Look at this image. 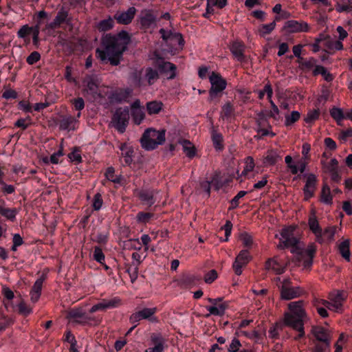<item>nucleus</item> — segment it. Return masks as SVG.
<instances>
[{"label":"nucleus","mask_w":352,"mask_h":352,"mask_svg":"<svg viewBox=\"0 0 352 352\" xmlns=\"http://www.w3.org/2000/svg\"><path fill=\"white\" fill-rule=\"evenodd\" d=\"M129 42V36L126 32L116 36H107L102 41L104 49H97V56L102 61L109 60L111 65H118Z\"/></svg>","instance_id":"nucleus-1"},{"label":"nucleus","mask_w":352,"mask_h":352,"mask_svg":"<svg viewBox=\"0 0 352 352\" xmlns=\"http://www.w3.org/2000/svg\"><path fill=\"white\" fill-rule=\"evenodd\" d=\"M288 309L289 311L284 314V324L299 332L298 338H302L305 335L303 324L306 318L304 302L302 300L292 302L288 304Z\"/></svg>","instance_id":"nucleus-2"},{"label":"nucleus","mask_w":352,"mask_h":352,"mask_svg":"<svg viewBox=\"0 0 352 352\" xmlns=\"http://www.w3.org/2000/svg\"><path fill=\"white\" fill-rule=\"evenodd\" d=\"M275 280L279 282L278 287L280 289L282 300H289L300 296L303 293V290L300 287L292 286L289 278L281 279V278L277 277Z\"/></svg>","instance_id":"nucleus-3"},{"label":"nucleus","mask_w":352,"mask_h":352,"mask_svg":"<svg viewBox=\"0 0 352 352\" xmlns=\"http://www.w3.org/2000/svg\"><path fill=\"white\" fill-rule=\"evenodd\" d=\"M164 141V131H156L152 129L146 130L141 138L142 146L146 150L154 149L157 145L163 144Z\"/></svg>","instance_id":"nucleus-4"},{"label":"nucleus","mask_w":352,"mask_h":352,"mask_svg":"<svg viewBox=\"0 0 352 352\" xmlns=\"http://www.w3.org/2000/svg\"><path fill=\"white\" fill-rule=\"evenodd\" d=\"M209 80L211 85L209 100H212L226 88L227 82L219 74L214 72L210 74Z\"/></svg>","instance_id":"nucleus-5"},{"label":"nucleus","mask_w":352,"mask_h":352,"mask_svg":"<svg viewBox=\"0 0 352 352\" xmlns=\"http://www.w3.org/2000/svg\"><path fill=\"white\" fill-rule=\"evenodd\" d=\"M156 311V307L142 308L131 315L129 318L130 322L132 324H135V326L142 320H148L153 323L157 322V319L155 316Z\"/></svg>","instance_id":"nucleus-6"},{"label":"nucleus","mask_w":352,"mask_h":352,"mask_svg":"<svg viewBox=\"0 0 352 352\" xmlns=\"http://www.w3.org/2000/svg\"><path fill=\"white\" fill-rule=\"evenodd\" d=\"M294 230L295 227L290 226L281 230L280 236L276 235V237H278L280 241V244L278 245V248L295 246L298 243V239L294 236Z\"/></svg>","instance_id":"nucleus-7"},{"label":"nucleus","mask_w":352,"mask_h":352,"mask_svg":"<svg viewBox=\"0 0 352 352\" xmlns=\"http://www.w3.org/2000/svg\"><path fill=\"white\" fill-rule=\"evenodd\" d=\"M129 119L128 109H118L112 119L113 126L120 132L124 133Z\"/></svg>","instance_id":"nucleus-8"},{"label":"nucleus","mask_w":352,"mask_h":352,"mask_svg":"<svg viewBox=\"0 0 352 352\" xmlns=\"http://www.w3.org/2000/svg\"><path fill=\"white\" fill-rule=\"evenodd\" d=\"M346 298V295L342 292H336L329 295V300H322V304L329 310L338 311L342 307V303Z\"/></svg>","instance_id":"nucleus-9"},{"label":"nucleus","mask_w":352,"mask_h":352,"mask_svg":"<svg viewBox=\"0 0 352 352\" xmlns=\"http://www.w3.org/2000/svg\"><path fill=\"white\" fill-rule=\"evenodd\" d=\"M209 302L211 303L210 306L206 307V309L209 314L206 316L210 315L221 316L225 314V311L228 307V304L222 300V298H208Z\"/></svg>","instance_id":"nucleus-10"},{"label":"nucleus","mask_w":352,"mask_h":352,"mask_svg":"<svg viewBox=\"0 0 352 352\" xmlns=\"http://www.w3.org/2000/svg\"><path fill=\"white\" fill-rule=\"evenodd\" d=\"M155 66L158 70L166 75L168 79L174 78L176 76V67L170 62H165L162 58H157L155 62Z\"/></svg>","instance_id":"nucleus-11"},{"label":"nucleus","mask_w":352,"mask_h":352,"mask_svg":"<svg viewBox=\"0 0 352 352\" xmlns=\"http://www.w3.org/2000/svg\"><path fill=\"white\" fill-rule=\"evenodd\" d=\"M251 260V256L248 250H241L235 258L232 267L236 275L242 274V267L245 266Z\"/></svg>","instance_id":"nucleus-12"},{"label":"nucleus","mask_w":352,"mask_h":352,"mask_svg":"<svg viewBox=\"0 0 352 352\" xmlns=\"http://www.w3.org/2000/svg\"><path fill=\"white\" fill-rule=\"evenodd\" d=\"M284 29L291 33L306 32L309 31V26L305 21L291 20L285 23Z\"/></svg>","instance_id":"nucleus-13"},{"label":"nucleus","mask_w":352,"mask_h":352,"mask_svg":"<svg viewBox=\"0 0 352 352\" xmlns=\"http://www.w3.org/2000/svg\"><path fill=\"white\" fill-rule=\"evenodd\" d=\"M265 268L266 270L272 272L275 274H282L285 272L286 265L280 262L278 256H274L266 261Z\"/></svg>","instance_id":"nucleus-14"},{"label":"nucleus","mask_w":352,"mask_h":352,"mask_svg":"<svg viewBox=\"0 0 352 352\" xmlns=\"http://www.w3.org/2000/svg\"><path fill=\"white\" fill-rule=\"evenodd\" d=\"M131 114L136 124H140L144 119V107L140 105L139 100H136L131 104Z\"/></svg>","instance_id":"nucleus-15"},{"label":"nucleus","mask_w":352,"mask_h":352,"mask_svg":"<svg viewBox=\"0 0 352 352\" xmlns=\"http://www.w3.org/2000/svg\"><path fill=\"white\" fill-rule=\"evenodd\" d=\"M316 183L317 178L314 174L309 173L307 175V180L303 189L305 199H309L314 195Z\"/></svg>","instance_id":"nucleus-16"},{"label":"nucleus","mask_w":352,"mask_h":352,"mask_svg":"<svg viewBox=\"0 0 352 352\" xmlns=\"http://www.w3.org/2000/svg\"><path fill=\"white\" fill-rule=\"evenodd\" d=\"M120 304V300L114 298L111 300H103L101 302L94 305L90 309V312L94 313L97 311L105 310L118 307Z\"/></svg>","instance_id":"nucleus-17"},{"label":"nucleus","mask_w":352,"mask_h":352,"mask_svg":"<svg viewBox=\"0 0 352 352\" xmlns=\"http://www.w3.org/2000/svg\"><path fill=\"white\" fill-rule=\"evenodd\" d=\"M80 112H78L76 118H73L71 116L63 117L60 121V128L67 131L75 130L78 127V118L80 117Z\"/></svg>","instance_id":"nucleus-18"},{"label":"nucleus","mask_w":352,"mask_h":352,"mask_svg":"<svg viewBox=\"0 0 352 352\" xmlns=\"http://www.w3.org/2000/svg\"><path fill=\"white\" fill-rule=\"evenodd\" d=\"M136 10L134 7L129 8L126 11L117 12L115 19L119 23L129 24L133 19Z\"/></svg>","instance_id":"nucleus-19"},{"label":"nucleus","mask_w":352,"mask_h":352,"mask_svg":"<svg viewBox=\"0 0 352 352\" xmlns=\"http://www.w3.org/2000/svg\"><path fill=\"white\" fill-rule=\"evenodd\" d=\"M312 333L318 340L324 342L327 348L329 346L331 337L329 332L324 328L314 327L312 328Z\"/></svg>","instance_id":"nucleus-20"},{"label":"nucleus","mask_w":352,"mask_h":352,"mask_svg":"<svg viewBox=\"0 0 352 352\" xmlns=\"http://www.w3.org/2000/svg\"><path fill=\"white\" fill-rule=\"evenodd\" d=\"M44 280H45V278L43 276H42L39 278H38L35 281V283L32 288V290L30 291V299L33 303L36 302L41 296V289H42L43 283L44 282Z\"/></svg>","instance_id":"nucleus-21"},{"label":"nucleus","mask_w":352,"mask_h":352,"mask_svg":"<svg viewBox=\"0 0 352 352\" xmlns=\"http://www.w3.org/2000/svg\"><path fill=\"white\" fill-rule=\"evenodd\" d=\"M309 227L311 232L315 234L316 240H322V230L319 226L315 213L313 212L309 219Z\"/></svg>","instance_id":"nucleus-22"},{"label":"nucleus","mask_w":352,"mask_h":352,"mask_svg":"<svg viewBox=\"0 0 352 352\" xmlns=\"http://www.w3.org/2000/svg\"><path fill=\"white\" fill-rule=\"evenodd\" d=\"M280 159L281 157L278 155L276 151L271 150L266 153L263 162L265 166H271L275 164L277 162L280 160Z\"/></svg>","instance_id":"nucleus-23"},{"label":"nucleus","mask_w":352,"mask_h":352,"mask_svg":"<svg viewBox=\"0 0 352 352\" xmlns=\"http://www.w3.org/2000/svg\"><path fill=\"white\" fill-rule=\"evenodd\" d=\"M67 318L72 323H83L86 320L85 315L78 310H72L67 314Z\"/></svg>","instance_id":"nucleus-24"},{"label":"nucleus","mask_w":352,"mask_h":352,"mask_svg":"<svg viewBox=\"0 0 352 352\" xmlns=\"http://www.w3.org/2000/svg\"><path fill=\"white\" fill-rule=\"evenodd\" d=\"M244 45L239 41L233 42L230 46V50L234 56L238 60H242L243 58Z\"/></svg>","instance_id":"nucleus-25"},{"label":"nucleus","mask_w":352,"mask_h":352,"mask_svg":"<svg viewBox=\"0 0 352 352\" xmlns=\"http://www.w3.org/2000/svg\"><path fill=\"white\" fill-rule=\"evenodd\" d=\"M338 250L346 261H350V241L349 239L344 240L338 245Z\"/></svg>","instance_id":"nucleus-26"},{"label":"nucleus","mask_w":352,"mask_h":352,"mask_svg":"<svg viewBox=\"0 0 352 352\" xmlns=\"http://www.w3.org/2000/svg\"><path fill=\"white\" fill-rule=\"evenodd\" d=\"M144 78L148 84L151 85L159 78L158 71L151 67H146L144 71Z\"/></svg>","instance_id":"nucleus-27"},{"label":"nucleus","mask_w":352,"mask_h":352,"mask_svg":"<svg viewBox=\"0 0 352 352\" xmlns=\"http://www.w3.org/2000/svg\"><path fill=\"white\" fill-rule=\"evenodd\" d=\"M336 233V226H329L324 231H322V240H317L319 243L331 242L333 240Z\"/></svg>","instance_id":"nucleus-28"},{"label":"nucleus","mask_w":352,"mask_h":352,"mask_svg":"<svg viewBox=\"0 0 352 352\" xmlns=\"http://www.w3.org/2000/svg\"><path fill=\"white\" fill-rule=\"evenodd\" d=\"M179 144L182 145L183 151L187 157L192 158L195 155V147L190 141L186 140H181Z\"/></svg>","instance_id":"nucleus-29"},{"label":"nucleus","mask_w":352,"mask_h":352,"mask_svg":"<svg viewBox=\"0 0 352 352\" xmlns=\"http://www.w3.org/2000/svg\"><path fill=\"white\" fill-rule=\"evenodd\" d=\"M67 15V12L64 9H61L58 12L54 21L48 25V28L53 29L59 26L62 23H63L66 20Z\"/></svg>","instance_id":"nucleus-30"},{"label":"nucleus","mask_w":352,"mask_h":352,"mask_svg":"<svg viewBox=\"0 0 352 352\" xmlns=\"http://www.w3.org/2000/svg\"><path fill=\"white\" fill-rule=\"evenodd\" d=\"M155 21V16L149 10H145L142 12L140 22L144 27H149L154 24Z\"/></svg>","instance_id":"nucleus-31"},{"label":"nucleus","mask_w":352,"mask_h":352,"mask_svg":"<svg viewBox=\"0 0 352 352\" xmlns=\"http://www.w3.org/2000/svg\"><path fill=\"white\" fill-rule=\"evenodd\" d=\"M163 107V104L160 101H151L146 104V109L150 115L157 114L161 111Z\"/></svg>","instance_id":"nucleus-32"},{"label":"nucleus","mask_w":352,"mask_h":352,"mask_svg":"<svg viewBox=\"0 0 352 352\" xmlns=\"http://www.w3.org/2000/svg\"><path fill=\"white\" fill-rule=\"evenodd\" d=\"M120 149L122 152V155L124 157L125 163L128 164H130L132 162V148L126 144H123L120 145Z\"/></svg>","instance_id":"nucleus-33"},{"label":"nucleus","mask_w":352,"mask_h":352,"mask_svg":"<svg viewBox=\"0 0 352 352\" xmlns=\"http://www.w3.org/2000/svg\"><path fill=\"white\" fill-rule=\"evenodd\" d=\"M321 201L325 204L330 205L332 204V195L330 188L324 184L321 191Z\"/></svg>","instance_id":"nucleus-34"},{"label":"nucleus","mask_w":352,"mask_h":352,"mask_svg":"<svg viewBox=\"0 0 352 352\" xmlns=\"http://www.w3.org/2000/svg\"><path fill=\"white\" fill-rule=\"evenodd\" d=\"M140 198L144 204L151 206L154 204L155 197L151 191H142L140 192Z\"/></svg>","instance_id":"nucleus-35"},{"label":"nucleus","mask_w":352,"mask_h":352,"mask_svg":"<svg viewBox=\"0 0 352 352\" xmlns=\"http://www.w3.org/2000/svg\"><path fill=\"white\" fill-rule=\"evenodd\" d=\"M17 212L15 208H8L0 205V214L8 220L14 221Z\"/></svg>","instance_id":"nucleus-36"},{"label":"nucleus","mask_w":352,"mask_h":352,"mask_svg":"<svg viewBox=\"0 0 352 352\" xmlns=\"http://www.w3.org/2000/svg\"><path fill=\"white\" fill-rule=\"evenodd\" d=\"M322 169L325 173H329L338 169V162L336 159L333 158L329 162L322 161Z\"/></svg>","instance_id":"nucleus-37"},{"label":"nucleus","mask_w":352,"mask_h":352,"mask_svg":"<svg viewBox=\"0 0 352 352\" xmlns=\"http://www.w3.org/2000/svg\"><path fill=\"white\" fill-rule=\"evenodd\" d=\"M319 116L320 111L318 109H311L308 111L307 113L304 118V120L307 124H311L318 119Z\"/></svg>","instance_id":"nucleus-38"},{"label":"nucleus","mask_w":352,"mask_h":352,"mask_svg":"<svg viewBox=\"0 0 352 352\" xmlns=\"http://www.w3.org/2000/svg\"><path fill=\"white\" fill-rule=\"evenodd\" d=\"M314 74L315 75L321 74L327 81H331L333 80L332 75L323 66H316L314 69Z\"/></svg>","instance_id":"nucleus-39"},{"label":"nucleus","mask_w":352,"mask_h":352,"mask_svg":"<svg viewBox=\"0 0 352 352\" xmlns=\"http://www.w3.org/2000/svg\"><path fill=\"white\" fill-rule=\"evenodd\" d=\"M276 27V22L272 21L269 24H263L258 28V32L262 36L270 34Z\"/></svg>","instance_id":"nucleus-40"},{"label":"nucleus","mask_w":352,"mask_h":352,"mask_svg":"<svg viewBox=\"0 0 352 352\" xmlns=\"http://www.w3.org/2000/svg\"><path fill=\"white\" fill-rule=\"evenodd\" d=\"M254 162L252 157H248L245 160V166L243 170L241 173V175L248 176L254 168Z\"/></svg>","instance_id":"nucleus-41"},{"label":"nucleus","mask_w":352,"mask_h":352,"mask_svg":"<svg viewBox=\"0 0 352 352\" xmlns=\"http://www.w3.org/2000/svg\"><path fill=\"white\" fill-rule=\"evenodd\" d=\"M307 164L305 160H300L290 166L289 169L293 174L303 173L306 168Z\"/></svg>","instance_id":"nucleus-42"},{"label":"nucleus","mask_w":352,"mask_h":352,"mask_svg":"<svg viewBox=\"0 0 352 352\" xmlns=\"http://www.w3.org/2000/svg\"><path fill=\"white\" fill-rule=\"evenodd\" d=\"M300 113L298 111H293L289 115L285 116V124L286 126L292 125L297 120H299Z\"/></svg>","instance_id":"nucleus-43"},{"label":"nucleus","mask_w":352,"mask_h":352,"mask_svg":"<svg viewBox=\"0 0 352 352\" xmlns=\"http://www.w3.org/2000/svg\"><path fill=\"white\" fill-rule=\"evenodd\" d=\"M330 114L338 123L345 118V113L340 108L334 107L330 111Z\"/></svg>","instance_id":"nucleus-44"},{"label":"nucleus","mask_w":352,"mask_h":352,"mask_svg":"<svg viewBox=\"0 0 352 352\" xmlns=\"http://www.w3.org/2000/svg\"><path fill=\"white\" fill-rule=\"evenodd\" d=\"M113 25V20L111 18L102 20L98 24V28L101 31H106L111 29Z\"/></svg>","instance_id":"nucleus-45"},{"label":"nucleus","mask_w":352,"mask_h":352,"mask_svg":"<svg viewBox=\"0 0 352 352\" xmlns=\"http://www.w3.org/2000/svg\"><path fill=\"white\" fill-rule=\"evenodd\" d=\"M299 264H302L305 268L309 267L313 263V258L308 257L304 254H299L298 256Z\"/></svg>","instance_id":"nucleus-46"},{"label":"nucleus","mask_w":352,"mask_h":352,"mask_svg":"<svg viewBox=\"0 0 352 352\" xmlns=\"http://www.w3.org/2000/svg\"><path fill=\"white\" fill-rule=\"evenodd\" d=\"M84 84L87 87V93L94 94L97 89V84L89 77L84 80Z\"/></svg>","instance_id":"nucleus-47"},{"label":"nucleus","mask_w":352,"mask_h":352,"mask_svg":"<svg viewBox=\"0 0 352 352\" xmlns=\"http://www.w3.org/2000/svg\"><path fill=\"white\" fill-rule=\"evenodd\" d=\"M258 94L260 99H262L264 97L265 94H267L268 100H271L273 94V91L271 85L270 84H266L263 90H260L258 91Z\"/></svg>","instance_id":"nucleus-48"},{"label":"nucleus","mask_w":352,"mask_h":352,"mask_svg":"<svg viewBox=\"0 0 352 352\" xmlns=\"http://www.w3.org/2000/svg\"><path fill=\"white\" fill-rule=\"evenodd\" d=\"M351 8L352 5H351L347 0H343L342 3L341 1H338L336 5V10L339 12L349 11Z\"/></svg>","instance_id":"nucleus-49"},{"label":"nucleus","mask_w":352,"mask_h":352,"mask_svg":"<svg viewBox=\"0 0 352 352\" xmlns=\"http://www.w3.org/2000/svg\"><path fill=\"white\" fill-rule=\"evenodd\" d=\"M17 307L19 312L23 316H28L32 312V309L28 306L23 300L18 305Z\"/></svg>","instance_id":"nucleus-50"},{"label":"nucleus","mask_w":352,"mask_h":352,"mask_svg":"<svg viewBox=\"0 0 352 352\" xmlns=\"http://www.w3.org/2000/svg\"><path fill=\"white\" fill-rule=\"evenodd\" d=\"M247 194V192L245 190L239 191L237 195L231 200L230 201V209H234L238 207L239 201L240 199L243 197Z\"/></svg>","instance_id":"nucleus-51"},{"label":"nucleus","mask_w":352,"mask_h":352,"mask_svg":"<svg viewBox=\"0 0 352 352\" xmlns=\"http://www.w3.org/2000/svg\"><path fill=\"white\" fill-rule=\"evenodd\" d=\"M141 72L135 71L133 72L131 75V80L133 83L138 87H140L142 85V78H141Z\"/></svg>","instance_id":"nucleus-52"},{"label":"nucleus","mask_w":352,"mask_h":352,"mask_svg":"<svg viewBox=\"0 0 352 352\" xmlns=\"http://www.w3.org/2000/svg\"><path fill=\"white\" fill-rule=\"evenodd\" d=\"M239 239L245 247H250L252 244V236L246 232L241 233L239 236Z\"/></svg>","instance_id":"nucleus-53"},{"label":"nucleus","mask_w":352,"mask_h":352,"mask_svg":"<svg viewBox=\"0 0 352 352\" xmlns=\"http://www.w3.org/2000/svg\"><path fill=\"white\" fill-rule=\"evenodd\" d=\"M217 272L214 270H211L204 276V281L210 284L217 278Z\"/></svg>","instance_id":"nucleus-54"},{"label":"nucleus","mask_w":352,"mask_h":352,"mask_svg":"<svg viewBox=\"0 0 352 352\" xmlns=\"http://www.w3.org/2000/svg\"><path fill=\"white\" fill-rule=\"evenodd\" d=\"M13 245L11 248L12 251H16L19 246H21L23 243V238L19 234H14L13 235Z\"/></svg>","instance_id":"nucleus-55"},{"label":"nucleus","mask_w":352,"mask_h":352,"mask_svg":"<svg viewBox=\"0 0 352 352\" xmlns=\"http://www.w3.org/2000/svg\"><path fill=\"white\" fill-rule=\"evenodd\" d=\"M233 111V107L230 102L226 103L222 107L221 116L228 118Z\"/></svg>","instance_id":"nucleus-56"},{"label":"nucleus","mask_w":352,"mask_h":352,"mask_svg":"<svg viewBox=\"0 0 352 352\" xmlns=\"http://www.w3.org/2000/svg\"><path fill=\"white\" fill-rule=\"evenodd\" d=\"M94 258L100 263H102L104 261V255L102 250L98 247L95 248L94 252Z\"/></svg>","instance_id":"nucleus-57"},{"label":"nucleus","mask_w":352,"mask_h":352,"mask_svg":"<svg viewBox=\"0 0 352 352\" xmlns=\"http://www.w3.org/2000/svg\"><path fill=\"white\" fill-rule=\"evenodd\" d=\"M281 329V325L279 324H276L270 327L269 330V336L271 338H277L279 331Z\"/></svg>","instance_id":"nucleus-58"},{"label":"nucleus","mask_w":352,"mask_h":352,"mask_svg":"<svg viewBox=\"0 0 352 352\" xmlns=\"http://www.w3.org/2000/svg\"><path fill=\"white\" fill-rule=\"evenodd\" d=\"M92 206L96 210H98L102 208V199L100 194L97 193L95 195Z\"/></svg>","instance_id":"nucleus-59"},{"label":"nucleus","mask_w":352,"mask_h":352,"mask_svg":"<svg viewBox=\"0 0 352 352\" xmlns=\"http://www.w3.org/2000/svg\"><path fill=\"white\" fill-rule=\"evenodd\" d=\"M208 6H217L222 8L227 4V0H207Z\"/></svg>","instance_id":"nucleus-60"},{"label":"nucleus","mask_w":352,"mask_h":352,"mask_svg":"<svg viewBox=\"0 0 352 352\" xmlns=\"http://www.w3.org/2000/svg\"><path fill=\"white\" fill-rule=\"evenodd\" d=\"M342 40L338 41H332L329 42L328 43V47L330 50H340L343 48V45L341 42Z\"/></svg>","instance_id":"nucleus-61"},{"label":"nucleus","mask_w":352,"mask_h":352,"mask_svg":"<svg viewBox=\"0 0 352 352\" xmlns=\"http://www.w3.org/2000/svg\"><path fill=\"white\" fill-rule=\"evenodd\" d=\"M127 272L129 274L131 281L132 283H134L138 276V267L136 266L135 267H130L127 270Z\"/></svg>","instance_id":"nucleus-62"},{"label":"nucleus","mask_w":352,"mask_h":352,"mask_svg":"<svg viewBox=\"0 0 352 352\" xmlns=\"http://www.w3.org/2000/svg\"><path fill=\"white\" fill-rule=\"evenodd\" d=\"M32 30V28H30L28 25H25L21 27V28L18 31L17 35L19 38H25L27 35L30 34Z\"/></svg>","instance_id":"nucleus-63"},{"label":"nucleus","mask_w":352,"mask_h":352,"mask_svg":"<svg viewBox=\"0 0 352 352\" xmlns=\"http://www.w3.org/2000/svg\"><path fill=\"white\" fill-rule=\"evenodd\" d=\"M241 346V343L239 340L233 339L231 344L229 346V352H237Z\"/></svg>","instance_id":"nucleus-64"}]
</instances>
